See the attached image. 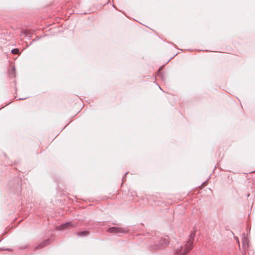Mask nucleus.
<instances>
[{
  "label": "nucleus",
  "mask_w": 255,
  "mask_h": 255,
  "mask_svg": "<svg viewBox=\"0 0 255 255\" xmlns=\"http://www.w3.org/2000/svg\"><path fill=\"white\" fill-rule=\"evenodd\" d=\"M48 241H45L43 243L39 245L38 246V247L37 248V249H40V248H43V247L45 246L46 245L48 244Z\"/></svg>",
  "instance_id": "obj_7"
},
{
  "label": "nucleus",
  "mask_w": 255,
  "mask_h": 255,
  "mask_svg": "<svg viewBox=\"0 0 255 255\" xmlns=\"http://www.w3.org/2000/svg\"><path fill=\"white\" fill-rule=\"evenodd\" d=\"M168 239V237H165L163 238H161L160 239L159 244L157 246H155L154 249L155 250L159 249L167 245L169 243Z\"/></svg>",
  "instance_id": "obj_2"
},
{
  "label": "nucleus",
  "mask_w": 255,
  "mask_h": 255,
  "mask_svg": "<svg viewBox=\"0 0 255 255\" xmlns=\"http://www.w3.org/2000/svg\"><path fill=\"white\" fill-rule=\"evenodd\" d=\"M88 234L89 232L88 231H83L77 233V235L79 236H86Z\"/></svg>",
  "instance_id": "obj_6"
},
{
  "label": "nucleus",
  "mask_w": 255,
  "mask_h": 255,
  "mask_svg": "<svg viewBox=\"0 0 255 255\" xmlns=\"http://www.w3.org/2000/svg\"><path fill=\"white\" fill-rule=\"evenodd\" d=\"M15 68L14 67H12L11 69L10 70V74H12V76H13L14 77H15Z\"/></svg>",
  "instance_id": "obj_9"
},
{
  "label": "nucleus",
  "mask_w": 255,
  "mask_h": 255,
  "mask_svg": "<svg viewBox=\"0 0 255 255\" xmlns=\"http://www.w3.org/2000/svg\"><path fill=\"white\" fill-rule=\"evenodd\" d=\"M73 227V225L70 222H67L65 224H62L56 228L58 230H64L67 229H70Z\"/></svg>",
  "instance_id": "obj_5"
},
{
  "label": "nucleus",
  "mask_w": 255,
  "mask_h": 255,
  "mask_svg": "<svg viewBox=\"0 0 255 255\" xmlns=\"http://www.w3.org/2000/svg\"><path fill=\"white\" fill-rule=\"evenodd\" d=\"M108 232L109 233H123L128 232L127 229H123L117 227H114L110 228L108 230Z\"/></svg>",
  "instance_id": "obj_3"
},
{
  "label": "nucleus",
  "mask_w": 255,
  "mask_h": 255,
  "mask_svg": "<svg viewBox=\"0 0 255 255\" xmlns=\"http://www.w3.org/2000/svg\"><path fill=\"white\" fill-rule=\"evenodd\" d=\"M11 53L14 54H19V50L18 49H13L11 50Z\"/></svg>",
  "instance_id": "obj_8"
},
{
  "label": "nucleus",
  "mask_w": 255,
  "mask_h": 255,
  "mask_svg": "<svg viewBox=\"0 0 255 255\" xmlns=\"http://www.w3.org/2000/svg\"><path fill=\"white\" fill-rule=\"evenodd\" d=\"M249 240L248 238L247 235L243 234L242 236V245H243V248L245 250H246L248 249L249 247Z\"/></svg>",
  "instance_id": "obj_4"
},
{
  "label": "nucleus",
  "mask_w": 255,
  "mask_h": 255,
  "mask_svg": "<svg viewBox=\"0 0 255 255\" xmlns=\"http://www.w3.org/2000/svg\"><path fill=\"white\" fill-rule=\"evenodd\" d=\"M195 234H191L189 240L182 246L177 248L175 251V255H186L193 248L194 237Z\"/></svg>",
  "instance_id": "obj_1"
}]
</instances>
